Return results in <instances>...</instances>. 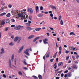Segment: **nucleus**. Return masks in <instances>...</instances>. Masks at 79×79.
I'll use <instances>...</instances> for the list:
<instances>
[{
    "instance_id": "1",
    "label": "nucleus",
    "mask_w": 79,
    "mask_h": 79,
    "mask_svg": "<svg viewBox=\"0 0 79 79\" xmlns=\"http://www.w3.org/2000/svg\"><path fill=\"white\" fill-rule=\"evenodd\" d=\"M25 14V13L24 12L23 13V14H22V13H19V11H18V10H16L15 12L14 13V14H15V15H18V17L19 18H22V17H23V15H24V14Z\"/></svg>"
},
{
    "instance_id": "2",
    "label": "nucleus",
    "mask_w": 79,
    "mask_h": 79,
    "mask_svg": "<svg viewBox=\"0 0 79 79\" xmlns=\"http://www.w3.org/2000/svg\"><path fill=\"white\" fill-rule=\"evenodd\" d=\"M23 26H22L18 25L15 27L14 29L15 30H19L21 28H23Z\"/></svg>"
},
{
    "instance_id": "3",
    "label": "nucleus",
    "mask_w": 79,
    "mask_h": 79,
    "mask_svg": "<svg viewBox=\"0 0 79 79\" xmlns=\"http://www.w3.org/2000/svg\"><path fill=\"white\" fill-rule=\"evenodd\" d=\"M24 52L27 56H30V54L29 53V49H27L26 50L24 51Z\"/></svg>"
},
{
    "instance_id": "4",
    "label": "nucleus",
    "mask_w": 79,
    "mask_h": 79,
    "mask_svg": "<svg viewBox=\"0 0 79 79\" xmlns=\"http://www.w3.org/2000/svg\"><path fill=\"white\" fill-rule=\"evenodd\" d=\"M9 65L10 67L11 68L12 67H11V59H9Z\"/></svg>"
},
{
    "instance_id": "5",
    "label": "nucleus",
    "mask_w": 79,
    "mask_h": 79,
    "mask_svg": "<svg viewBox=\"0 0 79 79\" xmlns=\"http://www.w3.org/2000/svg\"><path fill=\"white\" fill-rule=\"evenodd\" d=\"M24 48V46H22L21 47L19 51V53H21V52H22V50H23V48Z\"/></svg>"
},
{
    "instance_id": "6",
    "label": "nucleus",
    "mask_w": 79,
    "mask_h": 79,
    "mask_svg": "<svg viewBox=\"0 0 79 79\" xmlns=\"http://www.w3.org/2000/svg\"><path fill=\"white\" fill-rule=\"evenodd\" d=\"M5 23V21L4 20H2L1 23H0V26H2V25H3Z\"/></svg>"
},
{
    "instance_id": "7",
    "label": "nucleus",
    "mask_w": 79,
    "mask_h": 79,
    "mask_svg": "<svg viewBox=\"0 0 79 79\" xmlns=\"http://www.w3.org/2000/svg\"><path fill=\"white\" fill-rule=\"evenodd\" d=\"M28 11H29L31 14H32L33 13V10H32V8H30L28 10Z\"/></svg>"
},
{
    "instance_id": "8",
    "label": "nucleus",
    "mask_w": 79,
    "mask_h": 79,
    "mask_svg": "<svg viewBox=\"0 0 79 79\" xmlns=\"http://www.w3.org/2000/svg\"><path fill=\"white\" fill-rule=\"evenodd\" d=\"M5 53V51H4V48H2L1 51V55H2V53Z\"/></svg>"
},
{
    "instance_id": "9",
    "label": "nucleus",
    "mask_w": 79,
    "mask_h": 79,
    "mask_svg": "<svg viewBox=\"0 0 79 79\" xmlns=\"http://www.w3.org/2000/svg\"><path fill=\"white\" fill-rule=\"evenodd\" d=\"M34 35H32L28 37V39H32V38H34Z\"/></svg>"
},
{
    "instance_id": "10",
    "label": "nucleus",
    "mask_w": 79,
    "mask_h": 79,
    "mask_svg": "<svg viewBox=\"0 0 79 79\" xmlns=\"http://www.w3.org/2000/svg\"><path fill=\"white\" fill-rule=\"evenodd\" d=\"M19 39V37L18 36H16L15 38L14 39V41L15 42H17Z\"/></svg>"
},
{
    "instance_id": "11",
    "label": "nucleus",
    "mask_w": 79,
    "mask_h": 79,
    "mask_svg": "<svg viewBox=\"0 0 79 79\" xmlns=\"http://www.w3.org/2000/svg\"><path fill=\"white\" fill-rule=\"evenodd\" d=\"M35 10H36V12H39V6H36L35 7Z\"/></svg>"
},
{
    "instance_id": "12",
    "label": "nucleus",
    "mask_w": 79,
    "mask_h": 79,
    "mask_svg": "<svg viewBox=\"0 0 79 79\" xmlns=\"http://www.w3.org/2000/svg\"><path fill=\"white\" fill-rule=\"evenodd\" d=\"M24 14H23V19H26V18H28V15H26Z\"/></svg>"
},
{
    "instance_id": "13",
    "label": "nucleus",
    "mask_w": 79,
    "mask_h": 79,
    "mask_svg": "<svg viewBox=\"0 0 79 79\" xmlns=\"http://www.w3.org/2000/svg\"><path fill=\"white\" fill-rule=\"evenodd\" d=\"M39 38H40V37H37L35 38L34 39V40H33V42H35V41H36L37 40H38V39H39Z\"/></svg>"
},
{
    "instance_id": "14",
    "label": "nucleus",
    "mask_w": 79,
    "mask_h": 79,
    "mask_svg": "<svg viewBox=\"0 0 79 79\" xmlns=\"http://www.w3.org/2000/svg\"><path fill=\"white\" fill-rule=\"evenodd\" d=\"M63 62H60L58 64V66H63Z\"/></svg>"
},
{
    "instance_id": "15",
    "label": "nucleus",
    "mask_w": 79,
    "mask_h": 79,
    "mask_svg": "<svg viewBox=\"0 0 79 79\" xmlns=\"http://www.w3.org/2000/svg\"><path fill=\"white\" fill-rule=\"evenodd\" d=\"M51 8L53 10H56V7L53 6H51Z\"/></svg>"
},
{
    "instance_id": "16",
    "label": "nucleus",
    "mask_w": 79,
    "mask_h": 79,
    "mask_svg": "<svg viewBox=\"0 0 79 79\" xmlns=\"http://www.w3.org/2000/svg\"><path fill=\"white\" fill-rule=\"evenodd\" d=\"M67 76L68 77H71L72 76V74L71 73H69L67 74Z\"/></svg>"
},
{
    "instance_id": "17",
    "label": "nucleus",
    "mask_w": 79,
    "mask_h": 79,
    "mask_svg": "<svg viewBox=\"0 0 79 79\" xmlns=\"http://www.w3.org/2000/svg\"><path fill=\"white\" fill-rule=\"evenodd\" d=\"M21 39H22V38L21 37H20L19 38V37L18 40L17 42L18 44H19V42H20V40H21Z\"/></svg>"
},
{
    "instance_id": "18",
    "label": "nucleus",
    "mask_w": 79,
    "mask_h": 79,
    "mask_svg": "<svg viewBox=\"0 0 79 79\" xmlns=\"http://www.w3.org/2000/svg\"><path fill=\"white\" fill-rule=\"evenodd\" d=\"M73 68L74 69H77V66L76 65H73Z\"/></svg>"
},
{
    "instance_id": "19",
    "label": "nucleus",
    "mask_w": 79,
    "mask_h": 79,
    "mask_svg": "<svg viewBox=\"0 0 79 79\" xmlns=\"http://www.w3.org/2000/svg\"><path fill=\"white\" fill-rule=\"evenodd\" d=\"M29 18L31 21H32V16H29Z\"/></svg>"
},
{
    "instance_id": "20",
    "label": "nucleus",
    "mask_w": 79,
    "mask_h": 79,
    "mask_svg": "<svg viewBox=\"0 0 79 79\" xmlns=\"http://www.w3.org/2000/svg\"><path fill=\"white\" fill-rule=\"evenodd\" d=\"M57 53L58 52H56V53L54 54V56H53V58H56V55H57Z\"/></svg>"
},
{
    "instance_id": "21",
    "label": "nucleus",
    "mask_w": 79,
    "mask_h": 79,
    "mask_svg": "<svg viewBox=\"0 0 79 79\" xmlns=\"http://www.w3.org/2000/svg\"><path fill=\"white\" fill-rule=\"evenodd\" d=\"M10 16H11V14H10V13H8L6 15V17H8V18H9L10 17Z\"/></svg>"
},
{
    "instance_id": "22",
    "label": "nucleus",
    "mask_w": 79,
    "mask_h": 79,
    "mask_svg": "<svg viewBox=\"0 0 79 79\" xmlns=\"http://www.w3.org/2000/svg\"><path fill=\"white\" fill-rule=\"evenodd\" d=\"M6 15V13L4 12L1 14L0 15V16H3V15Z\"/></svg>"
},
{
    "instance_id": "23",
    "label": "nucleus",
    "mask_w": 79,
    "mask_h": 79,
    "mask_svg": "<svg viewBox=\"0 0 79 79\" xmlns=\"http://www.w3.org/2000/svg\"><path fill=\"white\" fill-rule=\"evenodd\" d=\"M70 35H76V34L74 33L73 32H71L70 33Z\"/></svg>"
},
{
    "instance_id": "24",
    "label": "nucleus",
    "mask_w": 79,
    "mask_h": 79,
    "mask_svg": "<svg viewBox=\"0 0 79 79\" xmlns=\"http://www.w3.org/2000/svg\"><path fill=\"white\" fill-rule=\"evenodd\" d=\"M50 52H48L47 54V56H46V57L47 58H48V57H49V56L50 55Z\"/></svg>"
},
{
    "instance_id": "25",
    "label": "nucleus",
    "mask_w": 79,
    "mask_h": 79,
    "mask_svg": "<svg viewBox=\"0 0 79 79\" xmlns=\"http://www.w3.org/2000/svg\"><path fill=\"white\" fill-rule=\"evenodd\" d=\"M14 60V55H13L11 56V61H13Z\"/></svg>"
},
{
    "instance_id": "26",
    "label": "nucleus",
    "mask_w": 79,
    "mask_h": 79,
    "mask_svg": "<svg viewBox=\"0 0 79 79\" xmlns=\"http://www.w3.org/2000/svg\"><path fill=\"white\" fill-rule=\"evenodd\" d=\"M41 29V28H35V31H40V29Z\"/></svg>"
},
{
    "instance_id": "27",
    "label": "nucleus",
    "mask_w": 79,
    "mask_h": 79,
    "mask_svg": "<svg viewBox=\"0 0 79 79\" xmlns=\"http://www.w3.org/2000/svg\"><path fill=\"white\" fill-rule=\"evenodd\" d=\"M38 77L39 79H42V77L41 75H39Z\"/></svg>"
},
{
    "instance_id": "28",
    "label": "nucleus",
    "mask_w": 79,
    "mask_h": 79,
    "mask_svg": "<svg viewBox=\"0 0 79 79\" xmlns=\"http://www.w3.org/2000/svg\"><path fill=\"white\" fill-rule=\"evenodd\" d=\"M26 29H27V30H29V31H31V30H32V28L30 27H27Z\"/></svg>"
},
{
    "instance_id": "29",
    "label": "nucleus",
    "mask_w": 79,
    "mask_h": 79,
    "mask_svg": "<svg viewBox=\"0 0 79 79\" xmlns=\"http://www.w3.org/2000/svg\"><path fill=\"white\" fill-rule=\"evenodd\" d=\"M19 74L20 75V76H22L23 75V74L22 73L21 71H19Z\"/></svg>"
},
{
    "instance_id": "30",
    "label": "nucleus",
    "mask_w": 79,
    "mask_h": 79,
    "mask_svg": "<svg viewBox=\"0 0 79 79\" xmlns=\"http://www.w3.org/2000/svg\"><path fill=\"white\" fill-rule=\"evenodd\" d=\"M43 42H44V44H48V43L46 41H45V40H44Z\"/></svg>"
},
{
    "instance_id": "31",
    "label": "nucleus",
    "mask_w": 79,
    "mask_h": 79,
    "mask_svg": "<svg viewBox=\"0 0 79 79\" xmlns=\"http://www.w3.org/2000/svg\"><path fill=\"white\" fill-rule=\"evenodd\" d=\"M38 16V17H42L43 16V15L40 14H39L37 15Z\"/></svg>"
},
{
    "instance_id": "32",
    "label": "nucleus",
    "mask_w": 79,
    "mask_h": 79,
    "mask_svg": "<svg viewBox=\"0 0 79 79\" xmlns=\"http://www.w3.org/2000/svg\"><path fill=\"white\" fill-rule=\"evenodd\" d=\"M11 22H12L13 23H14L15 22V20L14 19H12L11 20Z\"/></svg>"
},
{
    "instance_id": "33",
    "label": "nucleus",
    "mask_w": 79,
    "mask_h": 79,
    "mask_svg": "<svg viewBox=\"0 0 79 79\" xmlns=\"http://www.w3.org/2000/svg\"><path fill=\"white\" fill-rule=\"evenodd\" d=\"M32 77H34V79H39L38 78V77H37L33 75L32 76Z\"/></svg>"
},
{
    "instance_id": "34",
    "label": "nucleus",
    "mask_w": 79,
    "mask_h": 79,
    "mask_svg": "<svg viewBox=\"0 0 79 79\" xmlns=\"http://www.w3.org/2000/svg\"><path fill=\"white\" fill-rule=\"evenodd\" d=\"M9 45L10 46H13L14 45V43L13 42H11L9 44Z\"/></svg>"
},
{
    "instance_id": "35",
    "label": "nucleus",
    "mask_w": 79,
    "mask_h": 79,
    "mask_svg": "<svg viewBox=\"0 0 79 79\" xmlns=\"http://www.w3.org/2000/svg\"><path fill=\"white\" fill-rule=\"evenodd\" d=\"M23 63L25 65H27V63L26 62V60L24 59V62H23Z\"/></svg>"
},
{
    "instance_id": "36",
    "label": "nucleus",
    "mask_w": 79,
    "mask_h": 79,
    "mask_svg": "<svg viewBox=\"0 0 79 79\" xmlns=\"http://www.w3.org/2000/svg\"><path fill=\"white\" fill-rule=\"evenodd\" d=\"M60 24H61V25H63V20H61V21L60 22Z\"/></svg>"
},
{
    "instance_id": "37",
    "label": "nucleus",
    "mask_w": 79,
    "mask_h": 79,
    "mask_svg": "<svg viewBox=\"0 0 79 79\" xmlns=\"http://www.w3.org/2000/svg\"><path fill=\"white\" fill-rule=\"evenodd\" d=\"M26 24L27 26L29 27L31 25V24H29V23H27Z\"/></svg>"
},
{
    "instance_id": "38",
    "label": "nucleus",
    "mask_w": 79,
    "mask_h": 79,
    "mask_svg": "<svg viewBox=\"0 0 79 79\" xmlns=\"http://www.w3.org/2000/svg\"><path fill=\"white\" fill-rule=\"evenodd\" d=\"M23 69H25V70H27L28 69L27 68L25 67H23Z\"/></svg>"
},
{
    "instance_id": "39",
    "label": "nucleus",
    "mask_w": 79,
    "mask_h": 79,
    "mask_svg": "<svg viewBox=\"0 0 79 79\" xmlns=\"http://www.w3.org/2000/svg\"><path fill=\"white\" fill-rule=\"evenodd\" d=\"M54 60V59L53 58L50 60V61L52 63V62H53V61Z\"/></svg>"
},
{
    "instance_id": "40",
    "label": "nucleus",
    "mask_w": 79,
    "mask_h": 79,
    "mask_svg": "<svg viewBox=\"0 0 79 79\" xmlns=\"http://www.w3.org/2000/svg\"><path fill=\"white\" fill-rule=\"evenodd\" d=\"M5 31H7L8 29V27H6L5 28Z\"/></svg>"
},
{
    "instance_id": "41",
    "label": "nucleus",
    "mask_w": 79,
    "mask_h": 79,
    "mask_svg": "<svg viewBox=\"0 0 79 79\" xmlns=\"http://www.w3.org/2000/svg\"><path fill=\"white\" fill-rule=\"evenodd\" d=\"M6 23H10V20L7 19L6 21Z\"/></svg>"
},
{
    "instance_id": "42",
    "label": "nucleus",
    "mask_w": 79,
    "mask_h": 79,
    "mask_svg": "<svg viewBox=\"0 0 79 79\" xmlns=\"http://www.w3.org/2000/svg\"><path fill=\"white\" fill-rule=\"evenodd\" d=\"M8 6L9 8H11L12 7V6L11 4H9L8 5Z\"/></svg>"
},
{
    "instance_id": "43",
    "label": "nucleus",
    "mask_w": 79,
    "mask_h": 79,
    "mask_svg": "<svg viewBox=\"0 0 79 79\" xmlns=\"http://www.w3.org/2000/svg\"><path fill=\"white\" fill-rule=\"evenodd\" d=\"M11 27H15V25H12L11 26Z\"/></svg>"
},
{
    "instance_id": "44",
    "label": "nucleus",
    "mask_w": 79,
    "mask_h": 79,
    "mask_svg": "<svg viewBox=\"0 0 79 79\" xmlns=\"http://www.w3.org/2000/svg\"><path fill=\"white\" fill-rule=\"evenodd\" d=\"M11 39H14V38H15V36H14V35H12L11 36Z\"/></svg>"
},
{
    "instance_id": "45",
    "label": "nucleus",
    "mask_w": 79,
    "mask_h": 79,
    "mask_svg": "<svg viewBox=\"0 0 79 79\" xmlns=\"http://www.w3.org/2000/svg\"><path fill=\"white\" fill-rule=\"evenodd\" d=\"M43 7H42V6H41L40 8V10L42 11V10H43Z\"/></svg>"
},
{
    "instance_id": "46",
    "label": "nucleus",
    "mask_w": 79,
    "mask_h": 79,
    "mask_svg": "<svg viewBox=\"0 0 79 79\" xmlns=\"http://www.w3.org/2000/svg\"><path fill=\"white\" fill-rule=\"evenodd\" d=\"M50 16L51 17H53V14L51 13L50 14Z\"/></svg>"
},
{
    "instance_id": "47",
    "label": "nucleus",
    "mask_w": 79,
    "mask_h": 79,
    "mask_svg": "<svg viewBox=\"0 0 79 79\" xmlns=\"http://www.w3.org/2000/svg\"><path fill=\"white\" fill-rule=\"evenodd\" d=\"M15 65H16V59H15Z\"/></svg>"
},
{
    "instance_id": "48",
    "label": "nucleus",
    "mask_w": 79,
    "mask_h": 79,
    "mask_svg": "<svg viewBox=\"0 0 79 79\" xmlns=\"http://www.w3.org/2000/svg\"><path fill=\"white\" fill-rule=\"evenodd\" d=\"M64 77H65V78H66V77H67V74H65L64 75Z\"/></svg>"
},
{
    "instance_id": "49",
    "label": "nucleus",
    "mask_w": 79,
    "mask_h": 79,
    "mask_svg": "<svg viewBox=\"0 0 79 79\" xmlns=\"http://www.w3.org/2000/svg\"><path fill=\"white\" fill-rule=\"evenodd\" d=\"M3 77H5V78L6 77V75H5V74H3Z\"/></svg>"
},
{
    "instance_id": "50",
    "label": "nucleus",
    "mask_w": 79,
    "mask_h": 79,
    "mask_svg": "<svg viewBox=\"0 0 79 79\" xmlns=\"http://www.w3.org/2000/svg\"><path fill=\"white\" fill-rule=\"evenodd\" d=\"M61 50H62L61 46H60L59 47V50H60L61 51Z\"/></svg>"
},
{
    "instance_id": "51",
    "label": "nucleus",
    "mask_w": 79,
    "mask_h": 79,
    "mask_svg": "<svg viewBox=\"0 0 79 79\" xmlns=\"http://www.w3.org/2000/svg\"><path fill=\"white\" fill-rule=\"evenodd\" d=\"M59 21H60L61 20V17L60 16H59Z\"/></svg>"
},
{
    "instance_id": "52",
    "label": "nucleus",
    "mask_w": 79,
    "mask_h": 79,
    "mask_svg": "<svg viewBox=\"0 0 79 79\" xmlns=\"http://www.w3.org/2000/svg\"><path fill=\"white\" fill-rule=\"evenodd\" d=\"M61 77H63L64 76V74L62 73L61 75Z\"/></svg>"
},
{
    "instance_id": "53",
    "label": "nucleus",
    "mask_w": 79,
    "mask_h": 79,
    "mask_svg": "<svg viewBox=\"0 0 79 79\" xmlns=\"http://www.w3.org/2000/svg\"><path fill=\"white\" fill-rule=\"evenodd\" d=\"M46 34H47V35H48V36H50V34H49V33H47Z\"/></svg>"
},
{
    "instance_id": "54",
    "label": "nucleus",
    "mask_w": 79,
    "mask_h": 79,
    "mask_svg": "<svg viewBox=\"0 0 79 79\" xmlns=\"http://www.w3.org/2000/svg\"><path fill=\"white\" fill-rule=\"evenodd\" d=\"M45 42H47V41H48V39L47 38H45Z\"/></svg>"
},
{
    "instance_id": "55",
    "label": "nucleus",
    "mask_w": 79,
    "mask_h": 79,
    "mask_svg": "<svg viewBox=\"0 0 79 79\" xmlns=\"http://www.w3.org/2000/svg\"><path fill=\"white\" fill-rule=\"evenodd\" d=\"M3 9H4V7H3V6H2L1 8V10H3Z\"/></svg>"
},
{
    "instance_id": "56",
    "label": "nucleus",
    "mask_w": 79,
    "mask_h": 79,
    "mask_svg": "<svg viewBox=\"0 0 79 79\" xmlns=\"http://www.w3.org/2000/svg\"><path fill=\"white\" fill-rule=\"evenodd\" d=\"M68 72V70H66L65 71H64V73H67Z\"/></svg>"
},
{
    "instance_id": "57",
    "label": "nucleus",
    "mask_w": 79,
    "mask_h": 79,
    "mask_svg": "<svg viewBox=\"0 0 79 79\" xmlns=\"http://www.w3.org/2000/svg\"><path fill=\"white\" fill-rule=\"evenodd\" d=\"M79 56L78 55H77L76 57V58L77 59H78V58H79Z\"/></svg>"
},
{
    "instance_id": "58",
    "label": "nucleus",
    "mask_w": 79,
    "mask_h": 79,
    "mask_svg": "<svg viewBox=\"0 0 79 79\" xmlns=\"http://www.w3.org/2000/svg\"><path fill=\"white\" fill-rule=\"evenodd\" d=\"M69 56L66 57V60H68V59H69Z\"/></svg>"
},
{
    "instance_id": "59",
    "label": "nucleus",
    "mask_w": 79,
    "mask_h": 79,
    "mask_svg": "<svg viewBox=\"0 0 79 79\" xmlns=\"http://www.w3.org/2000/svg\"><path fill=\"white\" fill-rule=\"evenodd\" d=\"M27 21V19H25L24 20V22L25 23H26Z\"/></svg>"
},
{
    "instance_id": "60",
    "label": "nucleus",
    "mask_w": 79,
    "mask_h": 79,
    "mask_svg": "<svg viewBox=\"0 0 79 79\" xmlns=\"http://www.w3.org/2000/svg\"><path fill=\"white\" fill-rule=\"evenodd\" d=\"M28 23H29V24H31V21H29L28 22Z\"/></svg>"
},
{
    "instance_id": "61",
    "label": "nucleus",
    "mask_w": 79,
    "mask_h": 79,
    "mask_svg": "<svg viewBox=\"0 0 79 79\" xmlns=\"http://www.w3.org/2000/svg\"><path fill=\"white\" fill-rule=\"evenodd\" d=\"M69 51H66V52H65V53H66L67 54H68V53H69Z\"/></svg>"
},
{
    "instance_id": "62",
    "label": "nucleus",
    "mask_w": 79,
    "mask_h": 79,
    "mask_svg": "<svg viewBox=\"0 0 79 79\" xmlns=\"http://www.w3.org/2000/svg\"><path fill=\"white\" fill-rule=\"evenodd\" d=\"M56 79H60V77H56Z\"/></svg>"
},
{
    "instance_id": "63",
    "label": "nucleus",
    "mask_w": 79,
    "mask_h": 79,
    "mask_svg": "<svg viewBox=\"0 0 79 79\" xmlns=\"http://www.w3.org/2000/svg\"><path fill=\"white\" fill-rule=\"evenodd\" d=\"M76 2L78 3H79V0H76Z\"/></svg>"
},
{
    "instance_id": "64",
    "label": "nucleus",
    "mask_w": 79,
    "mask_h": 79,
    "mask_svg": "<svg viewBox=\"0 0 79 79\" xmlns=\"http://www.w3.org/2000/svg\"><path fill=\"white\" fill-rule=\"evenodd\" d=\"M48 13V12H47V11H46L44 12L45 14H47Z\"/></svg>"
}]
</instances>
